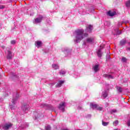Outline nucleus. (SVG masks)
<instances>
[{
  "instance_id": "obj_26",
  "label": "nucleus",
  "mask_w": 130,
  "mask_h": 130,
  "mask_svg": "<svg viewBox=\"0 0 130 130\" xmlns=\"http://www.w3.org/2000/svg\"><path fill=\"white\" fill-rule=\"evenodd\" d=\"M46 130H50V129H51V127L49 125H47L46 127Z\"/></svg>"
},
{
  "instance_id": "obj_29",
  "label": "nucleus",
  "mask_w": 130,
  "mask_h": 130,
  "mask_svg": "<svg viewBox=\"0 0 130 130\" xmlns=\"http://www.w3.org/2000/svg\"><path fill=\"white\" fill-rule=\"evenodd\" d=\"M115 125H117L118 124V120H116L114 123Z\"/></svg>"
},
{
  "instance_id": "obj_36",
  "label": "nucleus",
  "mask_w": 130,
  "mask_h": 130,
  "mask_svg": "<svg viewBox=\"0 0 130 130\" xmlns=\"http://www.w3.org/2000/svg\"><path fill=\"white\" fill-rule=\"evenodd\" d=\"M3 48H5V46H2Z\"/></svg>"
},
{
  "instance_id": "obj_18",
  "label": "nucleus",
  "mask_w": 130,
  "mask_h": 130,
  "mask_svg": "<svg viewBox=\"0 0 130 130\" xmlns=\"http://www.w3.org/2000/svg\"><path fill=\"white\" fill-rule=\"evenodd\" d=\"M116 88L119 93H121V92H122V88H121V87L117 86Z\"/></svg>"
},
{
  "instance_id": "obj_41",
  "label": "nucleus",
  "mask_w": 130,
  "mask_h": 130,
  "mask_svg": "<svg viewBox=\"0 0 130 130\" xmlns=\"http://www.w3.org/2000/svg\"><path fill=\"white\" fill-rule=\"evenodd\" d=\"M95 66H98V64H95Z\"/></svg>"
},
{
  "instance_id": "obj_19",
  "label": "nucleus",
  "mask_w": 130,
  "mask_h": 130,
  "mask_svg": "<svg viewBox=\"0 0 130 130\" xmlns=\"http://www.w3.org/2000/svg\"><path fill=\"white\" fill-rule=\"evenodd\" d=\"M23 111L26 113H27V111L28 110V108H27V106H24L22 107Z\"/></svg>"
},
{
  "instance_id": "obj_11",
  "label": "nucleus",
  "mask_w": 130,
  "mask_h": 130,
  "mask_svg": "<svg viewBox=\"0 0 130 130\" xmlns=\"http://www.w3.org/2000/svg\"><path fill=\"white\" fill-rule=\"evenodd\" d=\"M107 15L109 17H113L114 16V12H111V11H109L107 12Z\"/></svg>"
},
{
  "instance_id": "obj_4",
  "label": "nucleus",
  "mask_w": 130,
  "mask_h": 130,
  "mask_svg": "<svg viewBox=\"0 0 130 130\" xmlns=\"http://www.w3.org/2000/svg\"><path fill=\"white\" fill-rule=\"evenodd\" d=\"M66 103L64 102H62L59 104V109L61 110V111H64V107H65Z\"/></svg>"
},
{
  "instance_id": "obj_35",
  "label": "nucleus",
  "mask_w": 130,
  "mask_h": 130,
  "mask_svg": "<svg viewBox=\"0 0 130 130\" xmlns=\"http://www.w3.org/2000/svg\"><path fill=\"white\" fill-rule=\"evenodd\" d=\"M127 50H129L130 51V48H127Z\"/></svg>"
},
{
  "instance_id": "obj_31",
  "label": "nucleus",
  "mask_w": 130,
  "mask_h": 130,
  "mask_svg": "<svg viewBox=\"0 0 130 130\" xmlns=\"http://www.w3.org/2000/svg\"><path fill=\"white\" fill-rule=\"evenodd\" d=\"M4 8H5V6L3 5H0V9H4Z\"/></svg>"
},
{
  "instance_id": "obj_30",
  "label": "nucleus",
  "mask_w": 130,
  "mask_h": 130,
  "mask_svg": "<svg viewBox=\"0 0 130 130\" xmlns=\"http://www.w3.org/2000/svg\"><path fill=\"white\" fill-rule=\"evenodd\" d=\"M122 24V23H121V22H119V23H118V26H119V27H121Z\"/></svg>"
},
{
  "instance_id": "obj_37",
  "label": "nucleus",
  "mask_w": 130,
  "mask_h": 130,
  "mask_svg": "<svg viewBox=\"0 0 130 130\" xmlns=\"http://www.w3.org/2000/svg\"><path fill=\"white\" fill-rule=\"evenodd\" d=\"M84 45H86V43H84Z\"/></svg>"
},
{
  "instance_id": "obj_32",
  "label": "nucleus",
  "mask_w": 130,
  "mask_h": 130,
  "mask_svg": "<svg viewBox=\"0 0 130 130\" xmlns=\"http://www.w3.org/2000/svg\"><path fill=\"white\" fill-rule=\"evenodd\" d=\"M127 125L128 126H130V120L128 121Z\"/></svg>"
},
{
  "instance_id": "obj_5",
  "label": "nucleus",
  "mask_w": 130,
  "mask_h": 130,
  "mask_svg": "<svg viewBox=\"0 0 130 130\" xmlns=\"http://www.w3.org/2000/svg\"><path fill=\"white\" fill-rule=\"evenodd\" d=\"M13 126V124L9 123H7L5 124V125L4 126H3V128H4V129H9V128H10V127H12V126Z\"/></svg>"
},
{
  "instance_id": "obj_7",
  "label": "nucleus",
  "mask_w": 130,
  "mask_h": 130,
  "mask_svg": "<svg viewBox=\"0 0 130 130\" xmlns=\"http://www.w3.org/2000/svg\"><path fill=\"white\" fill-rule=\"evenodd\" d=\"M103 54V53L102 52V50H101V49H99L97 51V55L98 57H101Z\"/></svg>"
},
{
  "instance_id": "obj_1",
  "label": "nucleus",
  "mask_w": 130,
  "mask_h": 130,
  "mask_svg": "<svg viewBox=\"0 0 130 130\" xmlns=\"http://www.w3.org/2000/svg\"><path fill=\"white\" fill-rule=\"evenodd\" d=\"M75 39L74 40L76 43H79L86 37H88L87 33H84V29H77L74 33Z\"/></svg>"
},
{
  "instance_id": "obj_8",
  "label": "nucleus",
  "mask_w": 130,
  "mask_h": 130,
  "mask_svg": "<svg viewBox=\"0 0 130 130\" xmlns=\"http://www.w3.org/2000/svg\"><path fill=\"white\" fill-rule=\"evenodd\" d=\"M92 30H93V26L91 25H88V26L86 27V32L90 33Z\"/></svg>"
},
{
  "instance_id": "obj_34",
  "label": "nucleus",
  "mask_w": 130,
  "mask_h": 130,
  "mask_svg": "<svg viewBox=\"0 0 130 130\" xmlns=\"http://www.w3.org/2000/svg\"><path fill=\"white\" fill-rule=\"evenodd\" d=\"M117 15V13H116V11H114V16H116Z\"/></svg>"
},
{
  "instance_id": "obj_28",
  "label": "nucleus",
  "mask_w": 130,
  "mask_h": 130,
  "mask_svg": "<svg viewBox=\"0 0 130 130\" xmlns=\"http://www.w3.org/2000/svg\"><path fill=\"white\" fill-rule=\"evenodd\" d=\"M11 44H15L16 41H15V40L11 41Z\"/></svg>"
},
{
  "instance_id": "obj_23",
  "label": "nucleus",
  "mask_w": 130,
  "mask_h": 130,
  "mask_svg": "<svg viewBox=\"0 0 130 130\" xmlns=\"http://www.w3.org/2000/svg\"><path fill=\"white\" fill-rule=\"evenodd\" d=\"M116 32V35H120L121 34V31L117 29V30H115Z\"/></svg>"
},
{
  "instance_id": "obj_21",
  "label": "nucleus",
  "mask_w": 130,
  "mask_h": 130,
  "mask_svg": "<svg viewBox=\"0 0 130 130\" xmlns=\"http://www.w3.org/2000/svg\"><path fill=\"white\" fill-rule=\"evenodd\" d=\"M107 92L105 91L103 92L102 96L104 97V98H106V97H107Z\"/></svg>"
},
{
  "instance_id": "obj_6",
  "label": "nucleus",
  "mask_w": 130,
  "mask_h": 130,
  "mask_svg": "<svg viewBox=\"0 0 130 130\" xmlns=\"http://www.w3.org/2000/svg\"><path fill=\"white\" fill-rule=\"evenodd\" d=\"M35 44L36 47L39 48V47H41V46H42V42L40 41H37L35 42Z\"/></svg>"
},
{
  "instance_id": "obj_25",
  "label": "nucleus",
  "mask_w": 130,
  "mask_h": 130,
  "mask_svg": "<svg viewBox=\"0 0 130 130\" xmlns=\"http://www.w3.org/2000/svg\"><path fill=\"white\" fill-rule=\"evenodd\" d=\"M66 74V71L61 70L60 72V75H64Z\"/></svg>"
},
{
  "instance_id": "obj_20",
  "label": "nucleus",
  "mask_w": 130,
  "mask_h": 130,
  "mask_svg": "<svg viewBox=\"0 0 130 130\" xmlns=\"http://www.w3.org/2000/svg\"><path fill=\"white\" fill-rule=\"evenodd\" d=\"M125 6L127 7V8H129L130 7V0H128L125 3Z\"/></svg>"
},
{
  "instance_id": "obj_13",
  "label": "nucleus",
  "mask_w": 130,
  "mask_h": 130,
  "mask_svg": "<svg viewBox=\"0 0 130 130\" xmlns=\"http://www.w3.org/2000/svg\"><path fill=\"white\" fill-rule=\"evenodd\" d=\"M63 83H64V81H59L58 83L56 85V87H58V88L61 87V85L63 84Z\"/></svg>"
},
{
  "instance_id": "obj_16",
  "label": "nucleus",
  "mask_w": 130,
  "mask_h": 130,
  "mask_svg": "<svg viewBox=\"0 0 130 130\" xmlns=\"http://www.w3.org/2000/svg\"><path fill=\"white\" fill-rule=\"evenodd\" d=\"M63 51L64 53H69V52H71V50H70L69 48H64Z\"/></svg>"
},
{
  "instance_id": "obj_17",
  "label": "nucleus",
  "mask_w": 130,
  "mask_h": 130,
  "mask_svg": "<svg viewBox=\"0 0 130 130\" xmlns=\"http://www.w3.org/2000/svg\"><path fill=\"white\" fill-rule=\"evenodd\" d=\"M110 55L108 54L106 55V61H109V60H110Z\"/></svg>"
},
{
  "instance_id": "obj_10",
  "label": "nucleus",
  "mask_w": 130,
  "mask_h": 130,
  "mask_svg": "<svg viewBox=\"0 0 130 130\" xmlns=\"http://www.w3.org/2000/svg\"><path fill=\"white\" fill-rule=\"evenodd\" d=\"M94 39L93 38H87L86 40V41L87 43H92Z\"/></svg>"
},
{
  "instance_id": "obj_39",
  "label": "nucleus",
  "mask_w": 130,
  "mask_h": 130,
  "mask_svg": "<svg viewBox=\"0 0 130 130\" xmlns=\"http://www.w3.org/2000/svg\"><path fill=\"white\" fill-rule=\"evenodd\" d=\"M13 104H15V103L14 102V101L13 102Z\"/></svg>"
},
{
  "instance_id": "obj_3",
  "label": "nucleus",
  "mask_w": 130,
  "mask_h": 130,
  "mask_svg": "<svg viewBox=\"0 0 130 130\" xmlns=\"http://www.w3.org/2000/svg\"><path fill=\"white\" fill-rule=\"evenodd\" d=\"M6 54L7 59H12V58H13L14 57V55H13V52L10 50L7 51Z\"/></svg>"
},
{
  "instance_id": "obj_38",
  "label": "nucleus",
  "mask_w": 130,
  "mask_h": 130,
  "mask_svg": "<svg viewBox=\"0 0 130 130\" xmlns=\"http://www.w3.org/2000/svg\"><path fill=\"white\" fill-rule=\"evenodd\" d=\"M114 112H116V110H114Z\"/></svg>"
},
{
  "instance_id": "obj_24",
  "label": "nucleus",
  "mask_w": 130,
  "mask_h": 130,
  "mask_svg": "<svg viewBox=\"0 0 130 130\" xmlns=\"http://www.w3.org/2000/svg\"><path fill=\"white\" fill-rule=\"evenodd\" d=\"M121 60H122V61L123 62H125L126 61L127 59H126V57H123L122 58Z\"/></svg>"
},
{
  "instance_id": "obj_40",
  "label": "nucleus",
  "mask_w": 130,
  "mask_h": 130,
  "mask_svg": "<svg viewBox=\"0 0 130 130\" xmlns=\"http://www.w3.org/2000/svg\"><path fill=\"white\" fill-rule=\"evenodd\" d=\"M128 44L130 45V43H128Z\"/></svg>"
},
{
  "instance_id": "obj_9",
  "label": "nucleus",
  "mask_w": 130,
  "mask_h": 130,
  "mask_svg": "<svg viewBox=\"0 0 130 130\" xmlns=\"http://www.w3.org/2000/svg\"><path fill=\"white\" fill-rule=\"evenodd\" d=\"M126 44V40L123 39L120 41V45L121 46H123V45H125Z\"/></svg>"
},
{
  "instance_id": "obj_27",
  "label": "nucleus",
  "mask_w": 130,
  "mask_h": 130,
  "mask_svg": "<svg viewBox=\"0 0 130 130\" xmlns=\"http://www.w3.org/2000/svg\"><path fill=\"white\" fill-rule=\"evenodd\" d=\"M53 69H54V70H57V69H58V66H53Z\"/></svg>"
},
{
  "instance_id": "obj_14",
  "label": "nucleus",
  "mask_w": 130,
  "mask_h": 130,
  "mask_svg": "<svg viewBox=\"0 0 130 130\" xmlns=\"http://www.w3.org/2000/svg\"><path fill=\"white\" fill-rule=\"evenodd\" d=\"M92 70L95 72V73L97 72L98 71H99V66H95L93 68Z\"/></svg>"
},
{
  "instance_id": "obj_15",
  "label": "nucleus",
  "mask_w": 130,
  "mask_h": 130,
  "mask_svg": "<svg viewBox=\"0 0 130 130\" xmlns=\"http://www.w3.org/2000/svg\"><path fill=\"white\" fill-rule=\"evenodd\" d=\"M90 107L92 108V109H95V108H97L98 106L97 105L93 104V103H91L90 104Z\"/></svg>"
},
{
  "instance_id": "obj_2",
  "label": "nucleus",
  "mask_w": 130,
  "mask_h": 130,
  "mask_svg": "<svg viewBox=\"0 0 130 130\" xmlns=\"http://www.w3.org/2000/svg\"><path fill=\"white\" fill-rule=\"evenodd\" d=\"M42 20H43V16L42 15H40L39 17L36 18L34 21V24H39V23H41L42 22Z\"/></svg>"
},
{
  "instance_id": "obj_12",
  "label": "nucleus",
  "mask_w": 130,
  "mask_h": 130,
  "mask_svg": "<svg viewBox=\"0 0 130 130\" xmlns=\"http://www.w3.org/2000/svg\"><path fill=\"white\" fill-rule=\"evenodd\" d=\"M103 77H104V78H107V79H113V76L110 74H104Z\"/></svg>"
},
{
  "instance_id": "obj_33",
  "label": "nucleus",
  "mask_w": 130,
  "mask_h": 130,
  "mask_svg": "<svg viewBox=\"0 0 130 130\" xmlns=\"http://www.w3.org/2000/svg\"><path fill=\"white\" fill-rule=\"evenodd\" d=\"M98 110H102V108L101 107L98 108Z\"/></svg>"
},
{
  "instance_id": "obj_22",
  "label": "nucleus",
  "mask_w": 130,
  "mask_h": 130,
  "mask_svg": "<svg viewBox=\"0 0 130 130\" xmlns=\"http://www.w3.org/2000/svg\"><path fill=\"white\" fill-rule=\"evenodd\" d=\"M102 124L104 126H106L107 125H108V124H109V122H106L102 121Z\"/></svg>"
}]
</instances>
